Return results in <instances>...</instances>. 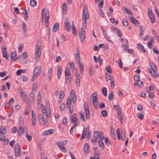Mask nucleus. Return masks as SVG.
<instances>
[{"label": "nucleus", "mask_w": 159, "mask_h": 159, "mask_svg": "<svg viewBox=\"0 0 159 159\" xmlns=\"http://www.w3.org/2000/svg\"><path fill=\"white\" fill-rule=\"evenodd\" d=\"M23 27L24 32H26L27 31V27L26 25L24 22H23Z\"/></svg>", "instance_id": "69168bd1"}, {"label": "nucleus", "mask_w": 159, "mask_h": 159, "mask_svg": "<svg viewBox=\"0 0 159 159\" xmlns=\"http://www.w3.org/2000/svg\"><path fill=\"white\" fill-rule=\"evenodd\" d=\"M27 129V127L26 126L23 127L21 126H20L18 130L19 135H21L23 133L24 130H25L26 129Z\"/></svg>", "instance_id": "ddd939ff"}, {"label": "nucleus", "mask_w": 159, "mask_h": 159, "mask_svg": "<svg viewBox=\"0 0 159 159\" xmlns=\"http://www.w3.org/2000/svg\"><path fill=\"white\" fill-rule=\"evenodd\" d=\"M79 113L80 118L82 121H85L86 119H86V118H85L84 115L82 113V112H80Z\"/></svg>", "instance_id": "cd10ccee"}, {"label": "nucleus", "mask_w": 159, "mask_h": 159, "mask_svg": "<svg viewBox=\"0 0 159 159\" xmlns=\"http://www.w3.org/2000/svg\"><path fill=\"white\" fill-rule=\"evenodd\" d=\"M2 52V56L7 59L8 58L7 54V52L5 51H3Z\"/></svg>", "instance_id": "13d9d810"}, {"label": "nucleus", "mask_w": 159, "mask_h": 159, "mask_svg": "<svg viewBox=\"0 0 159 159\" xmlns=\"http://www.w3.org/2000/svg\"><path fill=\"white\" fill-rule=\"evenodd\" d=\"M62 10L64 12L66 11L67 6L66 4L65 3H64L63 4L62 8Z\"/></svg>", "instance_id": "bf43d9fd"}, {"label": "nucleus", "mask_w": 159, "mask_h": 159, "mask_svg": "<svg viewBox=\"0 0 159 159\" xmlns=\"http://www.w3.org/2000/svg\"><path fill=\"white\" fill-rule=\"evenodd\" d=\"M68 64L70 70H73L75 69V65L74 63L69 62Z\"/></svg>", "instance_id": "37998d69"}, {"label": "nucleus", "mask_w": 159, "mask_h": 159, "mask_svg": "<svg viewBox=\"0 0 159 159\" xmlns=\"http://www.w3.org/2000/svg\"><path fill=\"white\" fill-rule=\"evenodd\" d=\"M64 27L66 30L70 31V25L69 18L66 17L65 19Z\"/></svg>", "instance_id": "423d86ee"}, {"label": "nucleus", "mask_w": 159, "mask_h": 159, "mask_svg": "<svg viewBox=\"0 0 159 159\" xmlns=\"http://www.w3.org/2000/svg\"><path fill=\"white\" fill-rule=\"evenodd\" d=\"M137 116L141 120L143 119V114L138 113L137 114Z\"/></svg>", "instance_id": "5fc2aeb1"}, {"label": "nucleus", "mask_w": 159, "mask_h": 159, "mask_svg": "<svg viewBox=\"0 0 159 159\" xmlns=\"http://www.w3.org/2000/svg\"><path fill=\"white\" fill-rule=\"evenodd\" d=\"M123 12L124 13H126V14H131V13L130 12V11L129 10H128L126 8L124 7V8L123 9Z\"/></svg>", "instance_id": "603ef678"}, {"label": "nucleus", "mask_w": 159, "mask_h": 159, "mask_svg": "<svg viewBox=\"0 0 159 159\" xmlns=\"http://www.w3.org/2000/svg\"><path fill=\"white\" fill-rule=\"evenodd\" d=\"M15 153L16 157H20L21 155L20 152V147L18 143L16 144L15 147Z\"/></svg>", "instance_id": "9d476101"}, {"label": "nucleus", "mask_w": 159, "mask_h": 159, "mask_svg": "<svg viewBox=\"0 0 159 159\" xmlns=\"http://www.w3.org/2000/svg\"><path fill=\"white\" fill-rule=\"evenodd\" d=\"M41 42L37 43L36 47L35 53V60L36 61H38L40 57L41 52Z\"/></svg>", "instance_id": "f03ea898"}, {"label": "nucleus", "mask_w": 159, "mask_h": 159, "mask_svg": "<svg viewBox=\"0 0 159 159\" xmlns=\"http://www.w3.org/2000/svg\"><path fill=\"white\" fill-rule=\"evenodd\" d=\"M41 71V67L40 66H38L37 67H35L32 79V81H34L37 76L40 74Z\"/></svg>", "instance_id": "20e7f679"}, {"label": "nucleus", "mask_w": 159, "mask_h": 159, "mask_svg": "<svg viewBox=\"0 0 159 159\" xmlns=\"http://www.w3.org/2000/svg\"><path fill=\"white\" fill-rule=\"evenodd\" d=\"M87 136L86 137V138L87 139H90L91 136V133L90 131L88 130L87 131Z\"/></svg>", "instance_id": "864d4df0"}, {"label": "nucleus", "mask_w": 159, "mask_h": 159, "mask_svg": "<svg viewBox=\"0 0 159 159\" xmlns=\"http://www.w3.org/2000/svg\"><path fill=\"white\" fill-rule=\"evenodd\" d=\"M30 107L29 106H28L26 108L25 111V115H27L30 112Z\"/></svg>", "instance_id": "680f3d73"}, {"label": "nucleus", "mask_w": 159, "mask_h": 159, "mask_svg": "<svg viewBox=\"0 0 159 159\" xmlns=\"http://www.w3.org/2000/svg\"><path fill=\"white\" fill-rule=\"evenodd\" d=\"M101 114L102 116L103 117H106L107 116V113L105 110H102L101 111Z\"/></svg>", "instance_id": "c03bdc74"}, {"label": "nucleus", "mask_w": 159, "mask_h": 159, "mask_svg": "<svg viewBox=\"0 0 159 159\" xmlns=\"http://www.w3.org/2000/svg\"><path fill=\"white\" fill-rule=\"evenodd\" d=\"M77 114L74 113L72 115H70V122L75 124H77L78 125L79 123L78 122V120L76 117Z\"/></svg>", "instance_id": "6e6552de"}, {"label": "nucleus", "mask_w": 159, "mask_h": 159, "mask_svg": "<svg viewBox=\"0 0 159 159\" xmlns=\"http://www.w3.org/2000/svg\"><path fill=\"white\" fill-rule=\"evenodd\" d=\"M84 107L85 110L86 119H89L90 118L89 111V107L88 103L85 102L84 103Z\"/></svg>", "instance_id": "0eeeda50"}, {"label": "nucleus", "mask_w": 159, "mask_h": 159, "mask_svg": "<svg viewBox=\"0 0 159 159\" xmlns=\"http://www.w3.org/2000/svg\"><path fill=\"white\" fill-rule=\"evenodd\" d=\"M62 72V68L60 66H58L57 68V78L59 79H60V76Z\"/></svg>", "instance_id": "6ab92c4d"}, {"label": "nucleus", "mask_w": 159, "mask_h": 159, "mask_svg": "<svg viewBox=\"0 0 159 159\" xmlns=\"http://www.w3.org/2000/svg\"><path fill=\"white\" fill-rule=\"evenodd\" d=\"M150 65L151 67V68L148 69V71L151 74L152 73V71L157 70V68L156 66L152 62L150 63Z\"/></svg>", "instance_id": "9b49d317"}, {"label": "nucleus", "mask_w": 159, "mask_h": 159, "mask_svg": "<svg viewBox=\"0 0 159 159\" xmlns=\"http://www.w3.org/2000/svg\"><path fill=\"white\" fill-rule=\"evenodd\" d=\"M118 119L120 121L121 124L123 123V118L121 115H117Z\"/></svg>", "instance_id": "052dcab7"}, {"label": "nucleus", "mask_w": 159, "mask_h": 159, "mask_svg": "<svg viewBox=\"0 0 159 159\" xmlns=\"http://www.w3.org/2000/svg\"><path fill=\"white\" fill-rule=\"evenodd\" d=\"M98 144L99 147H101V149L102 150L104 148V145L102 142L101 140H99L98 141Z\"/></svg>", "instance_id": "ea45409f"}, {"label": "nucleus", "mask_w": 159, "mask_h": 159, "mask_svg": "<svg viewBox=\"0 0 159 159\" xmlns=\"http://www.w3.org/2000/svg\"><path fill=\"white\" fill-rule=\"evenodd\" d=\"M85 31L84 29L82 28H81V32H80L79 34V36L80 35H85Z\"/></svg>", "instance_id": "49530a36"}, {"label": "nucleus", "mask_w": 159, "mask_h": 159, "mask_svg": "<svg viewBox=\"0 0 159 159\" xmlns=\"http://www.w3.org/2000/svg\"><path fill=\"white\" fill-rule=\"evenodd\" d=\"M138 47H140L141 48V50L144 52H146V50H145L143 46L141 43H138L137 44Z\"/></svg>", "instance_id": "de8ad7c7"}, {"label": "nucleus", "mask_w": 159, "mask_h": 159, "mask_svg": "<svg viewBox=\"0 0 159 159\" xmlns=\"http://www.w3.org/2000/svg\"><path fill=\"white\" fill-rule=\"evenodd\" d=\"M154 40L153 38H151L150 41H149L147 43V46L150 49L151 48V46L152 44V41Z\"/></svg>", "instance_id": "e433bc0d"}, {"label": "nucleus", "mask_w": 159, "mask_h": 159, "mask_svg": "<svg viewBox=\"0 0 159 159\" xmlns=\"http://www.w3.org/2000/svg\"><path fill=\"white\" fill-rule=\"evenodd\" d=\"M122 23L123 25H124V26H127L128 25V22L127 20L125 19H124L123 20Z\"/></svg>", "instance_id": "4d7b16f0"}, {"label": "nucleus", "mask_w": 159, "mask_h": 159, "mask_svg": "<svg viewBox=\"0 0 159 159\" xmlns=\"http://www.w3.org/2000/svg\"><path fill=\"white\" fill-rule=\"evenodd\" d=\"M67 107H70V106L71 103V100L70 99H68L67 100Z\"/></svg>", "instance_id": "774afa93"}, {"label": "nucleus", "mask_w": 159, "mask_h": 159, "mask_svg": "<svg viewBox=\"0 0 159 159\" xmlns=\"http://www.w3.org/2000/svg\"><path fill=\"white\" fill-rule=\"evenodd\" d=\"M79 65V67L80 68V72L81 74H82L84 70V66L83 64H81V62L80 64H78Z\"/></svg>", "instance_id": "c9c22d12"}, {"label": "nucleus", "mask_w": 159, "mask_h": 159, "mask_svg": "<svg viewBox=\"0 0 159 159\" xmlns=\"http://www.w3.org/2000/svg\"><path fill=\"white\" fill-rule=\"evenodd\" d=\"M94 157L96 159H99L100 158L99 154L97 153L96 151H94Z\"/></svg>", "instance_id": "6e6d98bb"}, {"label": "nucleus", "mask_w": 159, "mask_h": 159, "mask_svg": "<svg viewBox=\"0 0 159 159\" xmlns=\"http://www.w3.org/2000/svg\"><path fill=\"white\" fill-rule=\"evenodd\" d=\"M98 138L101 139V140H103L104 136L102 132L101 131L100 132H99L98 131Z\"/></svg>", "instance_id": "72a5a7b5"}, {"label": "nucleus", "mask_w": 159, "mask_h": 159, "mask_svg": "<svg viewBox=\"0 0 159 159\" xmlns=\"http://www.w3.org/2000/svg\"><path fill=\"white\" fill-rule=\"evenodd\" d=\"M103 94L104 96H106L107 95V89L106 87H103L102 89Z\"/></svg>", "instance_id": "a19ab883"}, {"label": "nucleus", "mask_w": 159, "mask_h": 159, "mask_svg": "<svg viewBox=\"0 0 159 159\" xmlns=\"http://www.w3.org/2000/svg\"><path fill=\"white\" fill-rule=\"evenodd\" d=\"M59 28V24L58 23H55L52 28V31L53 32H55L58 30Z\"/></svg>", "instance_id": "412c9836"}, {"label": "nucleus", "mask_w": 159, "mask_h": 159, "mask_svg": "<svg viewBox=\"0 0 159 159\" xmlns=\"http://www.w3.org/2000/svg\"><path fill=\"white\" fill-rule=\"evenodd\" d=\"M97 94L96 93H93L91 96L90 99H91L92 97V102L94 108L96 109H97L99 107L98 99L97 98Z\"/></svg>", "instance_id": "7ed1b4c3"}, {"label": "nucleus", "mask_w": 159, "mask_h": 159, "mask_svg": "<svg viewBox=\"0 0 159 159\" xmlns=\"http://www.w3.org/2000/svg\"><path fill=\"white\" fill-rule=\"evenodd\" d=\"M134 85L135 86H138L141 87L143 86V83L142 81L139 80L134 83Z\"/></svg>", "instance_id": "b1692460"}, {"label": "nucleus", "mask_w": 159, "mask_h": 159, "mask_svg": "<svg viewBox=\"0 0 159 159\" xmlns=\"http://www.w3.org/2000/svg\"><path fill=\"white\" fill-rule=\"evenodd\" d=\"M42 114H39V120L40 125L42 126L44 125L48 127V117L50 118L51 116L50 111L48 114H47V111L45 107H43L42 104L41 105Z\"/></svg>", "instance_id": "f257e3e1"}, {"label": "nucleus", "mask_w": 159, "mask_h": 159, "mask_svg": "<svg viewBox=\"0 0 159 159\" xmlns=\"http://www.w3.org/2000/svg\"><path fill=\"white\" fill-rule=\"evenodd\" d=\"M65 75L66 77L70 76L69 69L68 67H66L65 69Z\"/></svg>", "instance_id": "bb28decb"}, {"label": "nucleus", "mask_w": 159, "mask_h": 159, "mask_svg": "<svg viewBox=\"0 0 159 159\" xmlns=\"http://www.w3.org/2000/svg\"><path fill=\"white\" fill-rule=\"evenodd\" d=\"M35 92H32L30 93V97H29V99L31 103H33L34 102V98H35V95L34 94V93Z\"/></svg>", "instance_id": "dca6fc26"}, {"label": "nucleus", "mask_w": 159, "mask_h": 159, "mask_svg": "<svg viewBox=\"0 0 159 159\" xmlns=\"http://www.w3.org/2000/svg\"><path fill=\"white\" fill-rule=\"evenodd\" d=\"M76 86L78 87H79L80 86V79L79 78H77L76 79Z\"/></svg>", "instance_id": "0e129e2a"}, {"label": "nucleus", "mask_w": 159, "mask_h": 159, "mask_svg": "<svg viewBox=\"0 0 159 159\" xmlns=\"http://www.w3.org/2000/svg\"><path fill=\"white\" fill-rule=\"evenodd\" d=\"M82 17L83 18H84L85 19H87L89 18L87 8L85 5L83 7Z\"/></svg>", "instance_id": "1a4fd4ad"}, {"label": "nucleus", "mask_w": 159, "mask_h": 159, "mask_svg": "<svg viewBox=\"0 0 159 159\" xmlns=\"http://www.w3.org/2000/svg\"><path fill=\"white\" fill-rule=\"evenodd\" d=\"M129 18H130L131 22L133 24H136L137 23H138L139 25V23L138 20L135 18H134L133 16H129Z\"/></svg>", "instance_id": "f3484780"}, {"label": "nucleus", "mask_w": 159, "mask_h": 159, "mask_svg": "<svg viewBox=\"0 0 159 159\" xmlns=\"http://www.w3.org/2000/svg\"><path fill=\"white\" fill-rule=\"evenodd\" d=\"M134 80L136 82L139 80L140 76L139 75H134Z\"/></svg>", "instance_id": "8fccbe9b"}, {"label": "nucleus", "mask_w": 159, "mask_h": 159, "mask_svg": "<svg viewBox=\"0 0 159 159\" xmlns=\"http://www.w3.org/2000/svg\"><path fill=\"white\" fill-rule=\"evenodd\" d=\"M65 96V93L63 91H61L60 95L59 97V98L60 99H62L64 98Z\"/></svg>", "instance_id": "3c124183"}, {"label": "nucleus", "mask_w": 159, "mask_h": 159, "mask_svg": "<svg viewBox=\"0 0 159 159\" xmlns=\"http://www.w3.org/2000/svg\"><path fill=\"white\" fill-rule=\"evenodd\" d=\"M114 95L113 91H111L108 95V98L110 101H111L113 98Z\"/></svg>", "instance_id": "c756f323"}, {"label": "nucleus", "mask_w": 159, "mask_h": 159, "mask_svg": "<svg viewBox=\"0 0 159 159\" xmlns=\"http://www.w3.org/2000/svg\"><path fill=\"white\" fill-rule=\"evenodd\" d=\"M38 87L37 84L35 83H34L33 84V87L32 88V92H34V91L36 90Z\"/></svg>", "instance_id": "79ce46f5"}, {"label": "nucleus", "mask_w": 159, "mask_h": 159, "mask_svg": "<svg viewBox=\"0 0 159 159\" xmlns=\"http://www.w3.org/2000/svg\"><path fill=\"white\" fill-rule=\"evenodd\" d=\"M105 76H106V79L107 80H112L111 77V74L110 73L109 74L108 73H106L105 74Z\"/></svg>", "instance_id": "2f4dec72"}, {"label": "nucleus", "mask_w": 159, "mask_h": 159, "mask_svg": "<svg viewBox=\"0 0 159 159\" xmlns=\"http://www.w3.org/2000/svg\"><path fill=\"white\" fill-rule=\"evenodd\" d=\"M52 70L51 68H50L48 70V79L50 80L51 79L52 75Z\"/></svg>", "instance_id": "c85d7f7f"}, {"label": "nucleus", "mask_w": 159, "mask_h": 159, "mask_svg": "<svg viewBox=\"0 0 159 159\" xmlns=\"http://www.w3.org/2000/svg\"><path fill=\"white\" fill-rule=\"evenodd\" d=\"M116 131L118 139L119 140H120V139H121V138L120 135V129L119 128H118L117 129Z\"/></svg>", "instance_id": "a18cd8bd"}, {"label": "nucleus", "mask_w": 159, "mask_h": 159, "mask_svg": "<svg viewBox=\"0 0 159 159\" xmlns=\"http://www.w3.org/2000/svg\"><path fill=\"white\" fill-rule=\"evenodd\" d=\"M70 96L71 99L73 98V97L74 98L76 96L75 93V91L74 90H72L70 92Z\"/></svg>", "instance_id": "338daca9"}, {"label": "nucleus", "mask_w": 159, "mask_h": 159, "mask_svg": "<svg viewBox=\"0 0 159 159\" xmlns=\"http://www.w3.org/2000/svg\"><path fill=\"white\" fill-rule=\"evenodd\" d=\"M20 94L23 101L25 103L27 102H28V98L26 96V94L25 92H24Z\"/></svg>", "instance_id": "2eb2a0df"}, {"label": "nucleus", "mask_w": 159, "mask_h": 159, "mask_svg": "<svg viewBox=\"0 0 159 159\" xmlns=\"http://www.w3.org/2000/svg\"><path fill=\"white\" fill-rule=\"evenodd\" d=\"M42 102L41 95L40 92L39 91L38 93L37 97V104H39Z\"/></svg>", "instance_id": "a878e982"}, {"label": "nucleus", "mask_w": 159, "mask_h": 159, "mask_svg": "<svg viewBox=\"0 0 159 159\" xmlns=\"http://www.w3.org/2000/svg\"><path fill=\"white\" fill-rule=\"evenodd\" d=\"M6 132V128L5 126H2L0 127V134H4Z\"/></svg>", "instance_id": "aec40b11"}, {"label": "nucleus", "mask_w": 159, "mask_h": 159, "mask_svg": "<svg viewBox=\"0 0 159 159\" xmlns=\"http://www.w3.org/2000/svg\"><path fill=\"white\" fill-rule=\"evenodd\" d=\"M76 62L78 64H80V54L78 50L76 54Z\"/></svg>", "instance_id": "5701e85b"}, {"label": "nucleus", "mask_w": 159, "mask_h": 159, "mask_svg": "<svg viewBox=\"0 0 159 159\" xmlns=\"http://www.w3.org/2000/svg\"><path fill=\"white\" fill-rule=\"evenodd\" d=\"M30 4L32 7H34L37 5V2L35 0H31L30 2Z\"/></svg>", "instance_id": "f704fd0d"}, {"label": "nucleus", "mask_w": 159, "mask_h": 159, "mask_svg": "<svg viewBox=\"0 0 159 159\" xmlns=\"http://www.w3.org/2000/svg\"><path fill=\"white\" fill-rule=\"evenodd\" d=\"M19 123L20 126H23L24 125L23 119L21 117H20L19 119Z\"/></svg>", "instance_id": "58836bf2"}, {"label": "nucleus", "mask_w": 159, "mask_h": 159, "mask_svg": "<svg viewBox=\"0 0 159 159\" xmlns=\"http://www.w3.org/2000/svg\"><path fill=\"white\" fill-rule=\"evenodd\" d=\"M148 15L150 18L151 22L153 23L155 22V19L153 13L151 11H149L148 12Z\"/></svg>", "instance_id": "4468645a"}, {"label": "nucleus", "mask_w": 159, "mask_h": 159, "mask_svg": "<svg viewBox=\"0 0 159 159\" xmlns=\"http://www.w3.org/2000/svg\"><path fill=\"white\" fill-rule=\"evenodd\" d=\"M16 55V52H11V61H13V60L14 59V57H15Z\"/></svg>", "instance_id": "4c0bfd02"}, {"label": "nucleus", "mask_w": 159, "mask_h": 159, "mask_svg": "<svg viewBox=\"0 0 159 159\" xmlns=\"http://www.w3.org/2000/svg\"><path fill=\"white\" fill-rule=\"evenodd\" d=\"M23 15L25 19L26 20H27L28 17V13L26 10L25 9L23 13Z\"/></svg>", "instance_id": "393cba45"}, {"label": "nucleus", "mask_w": 159, "mask_h": 159, "mask_svg": "<svg viewBox=\"0 0 159 159\" xmlns=\"http://www.w3.org/2000/svg\"><path fill=\"white\" fill-rule=\"evenodd\" d=\"M95 72L94 67H91L89 68V74L91 75H92Z\"/></svg>", "instance_id": "473e14b6"}, {"label": "nucleus", "mask_w": 159, "mask_h": 159, "mask_svg": "<svg viewBox=\"0 0 159 159\" xmlns=\"http://www.w3.org/2000/svg\"><path fill=\"white\" fill-rule=\"evenodd\" d=\"M72 33L74 35L77 36V34L76 31V28L75 26L74 23V22L72 23Z\"/></svg>", "instance_id": "4be33fe9"}, {"label": "nucleus", "mask_w": 159, "mask_h": 159, "mask_svg": "<svg viewBox=\"0 0 159 159\" xmlns=\"http://www.w3.org/2000/svg\"><path fill=\"white\" fill-rule=\"evenodd\" d=\"M14 102V99L12 98L10 99L9 100V101L7 102H6L5 103V106H6L7 105H8L9 106H10L11 104H13Z\"/></svg>", "instance_id": "7c9ffc66"}, {"label": "nucleus", "mask_w": 159, "mask_h": 159, "mask_svg": "<svg viewBox=\"0 0 159 159\" xmlns=\"http://www.w3.org/2000/svg\"><path fill=\"white\" fill-rule=\"evenodd\" d=\"M116 33L118 35V36L119 37H121L122 36V33L120 32L119 29H117L116 31Z\"/></svg>", "instance_id": "e2e57ef3"}, {"label": "nucleus", "mask_w": 159, "mask_h": 159, "mask_svg": "<svg viewBox=\"0 0 159 159\" xmlns=\"http://www.w3.org/2000/svg\"><path fill=\"white\" fill-rule=\"evenodd\" d=\"M45 17V19L47 18H49V13L48 10L45 8H43L42 11L41 21L42 23H43L44 18Z\"/></svg>", "instance_id": "39448f33"}, {"label": "nucleus", "mask_w": 159, "mask_h": 159, "mask_svg": "<svg viewBox=\"0 0 159 159\" xmlns=\"http://www.w3.org/2000/svg\"><path fill=\"white\" fill-rule=\"evenodd\" d=\"M32 119L31 121L33 126H35L36 124L35 114L33 111H31Z\"/></svg>", "instance_id": "f8f14e48"}, {"label": "nucleus", "mask_w": 159, "mask_h": 159, "mask_svg": "<svg viewBox=\"0 0 159 159\" xmlns=\"http://www.w3.org/2000/svg\"><path fill=\"white\" fill-rule=\"evenodd\" d=\"M89 129V126L88 127H87L86 128H85V133L84 134H82L80 138V140H82L85 138V135H86V133L87 132V130L88 129Z\"/></svg>", "instance_id": "09e8293b"}, {"label": "nucleus", "mask_w": 159, "mask_h": 159, "mask_svg": "<svg viewBox=\"0 0 159 159\" xmlns=\"http://www.w3.org/2000/svg\"><path fill=\"white\" fill-rule=\"evenodd\" d=\"M84 153L88 154L89 151V145L87 143L84 145Z\"/></svg>", "instance_id": "a211bd4d"}]
</instances>
